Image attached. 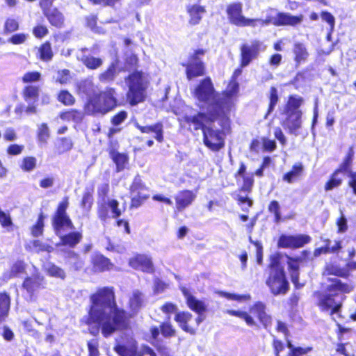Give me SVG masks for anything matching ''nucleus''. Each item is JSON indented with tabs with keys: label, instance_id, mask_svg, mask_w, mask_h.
<instances>
[{
	"label": "nucleus",
	"instance_id": "obj_13",
	"mask_svg": "<svg viewBox=\"0 0 356 356\" xmlns=\"http://www.w3.org/2000/svg\"><path fill=\"white\" fill-rule=\"evenodd\" d=\"M129 266L135 270L152 274L154 272V266L152 257L145 254H137L129 260Z\"/></svg>",
	"mask_w": 356,
	"mask_h": 356
},
{
	"label": "nucleus",
	"instance_id": "obj_52",
	"mask_svg": "<svg viewBox=\"0 0 356 356\" xmlns=\"http://www.w3.org/2000/svg\"><path fill=\"white\" fill-rule=\"evenodd\" d=\"M145 186L143 183L141 178L139 176L135 177L132 184L130 186V193H136L137 191L145 188Z\"/></svg>",
	"mask_w": 356,
	"mask_h": 356
},
{
	"label": "nucleus",
	"instance_id": "obj_46",
	"mask_svg": "<svg viewBox=\"0 0 356 356\" xmlns=\"http://www.w3.org/2000/svg\"><path fill=\"white\" fill-rule=\"evenodd\" d=\"M113 161L116 164L118 171L123 170L128 162L127 155L118 153L113 156Z\"/></svg>",
	"mask_w": 356,
	"mask_h": 356
},
{
	"label": "nucleus",
	"instance_id": "obj_2",
	"mask_svg": "<svg viewBox=\"0 0 356 356\" xmlns=\"http://www.w3.org/2000/svg\"><path fill=\"white\" fill-rule=\"evenodd\" d=\"M193 96L202 111L197 115H186L179 118L181 123L193 127L194 130H199L202 127L204 117L211 121L222 118V115H218L222 97L216 92L210 78L202 80L197 85L193 90Z\"/></svg>",
	"mask_w": 356,
	"mask_h": 356
},
{
	"label": "nucleus",
	"instance_id": "obj_37",
	"mask_svg": "<svg viewBox=\"0 0 356 356\" xmlns=\"http://www.w3.org/2000/svg\"><path fill=\"white\" fill-rule=\"evenodd\" d=\"M49 22L56 26H60L63 22V15L56 8L49 9L45 12Z\"/></svg>",
	"mask_w": 356,
	"mask_h": 356
},
{
	"label": "nucleus",
	"instance_id": "obj_40",
	"mask_svg": "<svg viewBox=\"0 0 356 356\" xmlns=\"http://www.w3.org/2000/svg\"><path fill=\"white\" fill-rule=\"evenodd\" d=\"M81 60L88 68L92 70L99 67L103 63L101 58H95L92 56H83L81 58Z\"/></svg>",
	"mask_w": 356,
	"mask_h": 356
},
{
	"label": "nucleus",
	"instance_id": "obj_25",
	"mask_svg": "<svg viewBox=\"0 0 356 356\" xmlns=\"http://www.w3.org/2000/svg\"><path fill=\"white\" fill-rule=\"evenodd\" d=\"M93 270L96 272H102L110 270L112 264L108 259L102 254H95L92 259Z\"/></svg>",
	"mask_w": 356,
	"mask_h": 356
},
{
	"label": "nucleus",
	"instance_id": "obj_42",
	"mask_svg": "<svg viewBox=\"0 0 356 356\" xmlns=\"http://www.w3.org/2000/svg\"><path fill=\"white\" fill-rule=\"evenodd\" d=\"M45 270L51 277L60 279H64L65 277V273L64 270L53 264H47L45 266Z\"/></svg>",
	"mask_w": 356,
	"mask_h": 356
},
{
	"label": "nucleus",
	"instance_id": "obj_59",
	"mask_svg": "<svg viewBox=\"0 0 356 356\" xmlns=\"http://www.w3.org/2000/svg\"><path fill=\"white\" fill-rule=\"evenodd\" d=\"M92 193L89 191L85 192L82 198L81 206L85 209H89L92 204Z\"/></svg>",
	"mask_w": 356,
	"mask_h": 356
},
{
	"label": "nucleus",
	"instance_id": "obj_48",
	"mask_svg": "<svg viewBox=\"0 0 356 356\" xmlns=\"http://www.w3.org/2000/svg\"><path fill=\"white\" fill-rule=\"evenodd\" d=\"M79 90L87 95H90L95 91V85L91 80H85L80 83Z\"/></svg>",
	"mask_w": 356,
	"mask_h": 356
},
{
	"label": "nucleus",
	"instance_id": "obj_47",
	"mask_svg": "<svg viewBox=\"0 0 356 356\" xmlns=\"http://www.w3.org/2000/svg\"><path fill=\"white\" fill-rule=\"evenodd\" d=\"M278 102L277 90L275 87H271L270 90V103L267 115L270 113L275 108Z\"/></svg>",
	"mask_w": 356,
	"mask_h": 356
},
{
	"label": "nucleus",
	"instance_id": "obj_31",
	"mask_svg": "<svg viewBox=\"0 0 356 356\" xmlns=\"http://www.w3.org/2000/svg\"><path fill=\"white\" fill-rule=\"evenodd\" d=\"M147 188L145 186L142 190L137 191L136 193L131 195V207H139L145 200L149 198V195L147 193Z\"/></svg>",
	"mask_w": 356,
	"mask_h": 356
},
{
	"label": "nucleus",
	"instance_id": "obj_3",
	"mask_svg": "<svg viewBox=\"0 0 356 356\" xmlns=\"http://www.w3.org/2000/svg\"><path fill=\"white\" fill-rule=\"evenodd\" d=\"M324 292L318 296V306L323 312H328L333 319L334 315L339 316L343 299V293L350 291L349 286L343 284L336 277L330 279Z\"/></svg>",
	"mask_w": 356,
	"mask_h": 356
},
{
	"label": "nucleus",
	"instance_id": "obj_63",
	"mask_svg": "<svg viewBox=\"0 0 356 356\" xmlns=\"http://www.w3.org/2000/svg\"><path fill=\"white\" fill-rule=\"evenodd\" d=\"M321 17L323 21L326 22L330 26V29L332 31L335 24L334 16L328 12L323 11L321 14Z\"/></svg>",
	"mask_w": 356,
	"mask_h": 356
},
{
	"label": "nucleus",
	"instance_id": "obj_12",
	"mask_svg": "<svg viewBox=\"0 0 356 356\" xmlns=\"http://www.w3.org/2000/svg\"><path fill=\"white\" fill-rule=\"evenodd\" d=\"M238 90V84L232 81L228 85L225 92L220 94L222 99L220 101V106L218 110V115H222V121L226 120V115L232 105V97L237 93Z\"/></svg>",
	"mask_w": 356,
	"mask_h": 356
},
{
	"label": "nucleus",
	"instance_id": "obj_29",
	"mask_svg": "<svg viewBox=\"0 0 356 356\" xmlns=\"http://www.w3.org/2000/svg\"><path fill=\"white\" fill-rule=\"evenodd\" d=\"M287 263L289 268L291 270V280L295 286L298 288L302 286V284L300 285L298 283V268H299V259H293L287 257Z\"/></svg>",
	"mask_w": 356,
	"mask_h": 356
},
{
	"label": "nucleus",
	"instance_id": "obj_39",
	"mask_svg": "<svg viewBox=\"0 0 356 356\" xmlns=\"http://www.w3.org/2000/svg\"><path fill=\"white\" fill-rule=\"evenodd\" d=\"M38 56L43 61H49L53 57V52L51 44L45 42L41 45L38 49Z\"/></svg>",
	"mask_w": 356,
	"mask_h": 356
},
{
	"label": "nucleus",
	"instance_id": "obj_23",
	"mask_svg": "<svg viewBox=\"0 0 356 356\" xmlns=\"http://www.w3.org/2000/svg\"><path fill=\"white\" fill-rule=\"evenodd\" d=\"M144 295L138 290H134L129 296V306L132 314L137 313L144 305Z\"/></svg>",
	"mask_w": 356,
	"mask_h": 356
},
{
	"label": "nucleus",
	"instance_id": "obj_58",
	"mask_svg": "<svg viewBox=\"0 0 356 356\" xmlns=\"http://www.w3.org/2000/svg\"><path fill=\"white\" fill-rule=\"evenodd\" d=\"M49 128L47 124H42L39 127L38 138L42 142H46L49 138Z\"/></svg>",
	"mask_w": 356,
	"mask_h": 356
},
{
	"label": "nucleus",
	"instance_id": "obj_62",
	"mask_svg": "<svg viewBox=\"0 0 356 356\" xmlns=\"http://www.w3.org/2000/svg\"><path fill=\"white\" fill-rule=\"evenodd\" d=\"M138 59L135 54H131L126 58L125 69L127 70H131L137 66Z\"/></svg>",
	"mask_w": 356,
	"mask_h": 356
},
{
	"label": "nucleus",
	"instance_id": "obj_56",
	"mask_svg": "<svg viewBox=\"0 0 356 356\" xmlns=\"http://www.w3.org/2000/svg\"><path fill=\"white\" fill-rule=\"evenodd\" d=\"M24 264L22 262L19 261L15 263L11 268L8 278L18 276L24 271Z\"/></svg>",
	"mask_w": 356,
	"mask_h": 356
},
{
	"label": "nucleus",
	"instance_id": "obj_44",
	"mask_svg": "<svg viewBox=\"0 0 356 356\" xmlns=\"http://www.w3.org/2000/svg\"><path fill=\"white\" fill-rule=\"evenodd\" d=\"M44 216L40 213L36 224L31 229L32 235L35 237L42 235L44 227Z\"/></svg>",
	"mask_w": 356,
	"mask_h": 356
},
{
	"label": "nucleus",
	"instance_id": "obj_6",
	"mask_svg": "<svg viewBox=\"0 0 356 356\" xmlns=\"http://www.w3.org/2000/svg\"><path fill=\"white\" fill-rule=\"evenodd\" d=\"M129 87L127 94V101L132 106L143 102L146 97V90L148 83L144 74L135 72L126 79Z\"/></svg>",
	"mask_w": 356,
	"mask_h": 356
},
{
	"label": "nucleus",
	"instance_id": "obj_38",
	"mask_svg": "<svg viewBox=\"0 0 356 356\" xmlns=\"http://www.w3.org/2000/svg\"><path fill=\"white\" fill-rule=\"evenodd\" d=\"M37 159L34 156H26L20 162L19 167L24 172H30L35 169Z\"/></svg>",
	"mask_w": 356,
	"mask_h": 356
},
{
	"label": "nucleus",
	"instance_id": "obj_33",
	"mask_svg": "<svg viewBox=\"0 0 356 356\" xmlns=\"http://www.w3.org/2000/svg\"><path fill=\"white\" fill-rule=\"evenodd\" d=\"M39 94V88L34 86H26L23 92L24 100L28 104H35L38 99Z\"/></svg>",
	"mask_w": 356,
	"mask_h": 356
},
{
	"label": "nucleus",
	"instance_id": "obj_51",
	"mask_svg": "<svg viewBox=\"0 0 356 356\" xmlns=\"http://www.w3.org/2000/svg\"><path fill=\"white\" fill-rule=\"evenodd\" d=\"M353 156V151L352 149H350L347 158L346 159V160L344 161V162L343 163V164L341 165V167L339 168V169L338 170H339L341 172H347L348 175L349 172L352 171L350 169V165L352 162Z\"/></svg>",
	"mask_w": 356,
	"mask_h": 356
},
{
	"label": "nucleus",
	"instance_id": "obj_14",
	"mask_svg": "<svg viewBox=\"0 0 356 356\" xmlns=\"http://www.w3.org/2000/svg\"><path fill=\"white\" fill-rule=\"evenodd\" d=\"M262 44L258 40L252 41L250 44H244L241 47L242 67L248 66L250 62L256 58L261 51Z\"/></svg>",
	"mask_w": 356,
	"mask_h": 356
},
{
	"label": "nucleus",
	"instance_id": "obj_15",
	"mask_svg": "<svg viewBox=\"0 0 356 356\" xmlns=\"http://www.w3.org/2000/svg\"><path fill=\"white\" fill-rule=\"evenodd\" d=\"M282 125L289 134L298 135L302 127V112L286 113Z\"/></svg>",
	"mask_w": 356,
	"mask_h": 356
},
{
	"label": "nucleus",
	"instance_id": "obj_21",
	"mask_svg": "<svg viewBox=\"0 0 356 356\" xmlns=\"http://www.w3.org/2000/svg\"><path fill=\"white\" fill-rule=\"evenodd\" d=\"M196 194L190 190H184L179 191L176 197V206L179 211H182L195 200Z\"/></svg>",
	"mask_w": 356,
	"mask_h": 356
},
{
	"label": "nucleus",
	"instance_id": "obj_57",
	"mask_svg": "<svg viewBox=\"0 0 356 356\" xmlns=\"http://www.w3.org/2000/svg\"><path fill=\"white\" fill-rule=\"evenodd\" d=\"M268 210L274 213L275 221L279 222L281 218L279 203L275 200L272 201L268 206Z\"/></svg>",
	"mask_w": 356,
	"mask_h": 356
},
{
	"label": "nucleus",
	"instance_id": "obj_24",
	"mask_svg": "<svg viewBox=\"0 0 356 356\" xmlns=\"http://www.w3.org/2000/svg\"><path fill=\"white\" fill-rule=\"evenodd\" d=\"M136 127L142 132L145 134L154 133L155 139L159 142H162L163 140V125L161 123H157L150 126H141L139 124H136Z\"/></svg>",
	"mask_w": 356,
	"mask_h": 356
},
{
	"label": "nucleus",
	"instance_id": "obj_18",
	"mask_svg": "<svg viewBox=\"0 0 356 356\" xmlns=\"http://www.w3.org/2000/svg\"><path fill=\"white\" fill-rule=\"evenodd\" d=\"M253 318H257L265 328H268L271 325L272 318L266 312V305L261 302H257L253 304L249 309V312Z\"/></svg>",
	"mask_w": 356,
	"mask_h": 356
},
{
	"label": "nucleus",
	"instance_id": "obj_60",
	"mask_svg": "<svg viewBox=\"0 0 356 356\" xmlns=\"http://www.w3.org/2000/svg\"><path fill=\"white\" fill-rule=\"evenodd\" d=\"M161 333L165 337H170L175 334V330L169 323H163L161 326Z\"/></svg>",
	"mask_w": 356,
	"mask_h": 356
},
{
	"label": "nucleus",
	"instance_id": "obj_17",
	"mask_svg": "<svg viewBox=\"0 0 356 356\" xmlns=\"http://www.w3.org/2000/svg\"><path fill=\"white\" fill-rule=\"evenodd\" d=\"M181 291L186 300L188 307L199 314V316L195 319L196 325H198L203 321V318L201 315L206 311L207 305L203 301L193 296L186 288H182Z\"/></svg>",
	"mask_w": 356,
	"mask_h": 356
},
{
	"label": "nucleus",
	"instance_id": "obj_64",
	"mask_svg": "<svg viewBox=\"0 0 356 356\" xmlns=\"http://www.w3.org/2000/svg\"><path fill=\"white\" fill-rule=\"evenodd\" d=\"M88 348L89 356H99L98 342L96 339H92L88 341Z\"/></svg>",
	"mask_w": 356,
	"mask_h": 356
},
{
	"label": "nucleus",
	"instance_id": "obj_1",
	"mask_svg": "<svg viewBox=\"0 0 356 356\" xmlns=\"http://www.w3.org/2000/svg\"><path fill=\"white\" fill-rule=\"evenodd\" d=\"M90 300V320L101 325L102 333L105 337L125 326L126 313L118 308L113 288L98 289L91 296Z\"/></svg>",
	"mask_w": 356,
	"mask_h": 356
},
{
	"label": "nucleus",
	"instance_id": "obj_27",
	"mask_svg": "<svg viewBox=\"0 0 356 356\" xmlns=\"http://www.w3.org/2000/svg\"><path fill=\"white\" fill-rule=\"evenodd\" d=\"M192 319V314L187 312L177 313L175 315V320L179 324V326L186 332L193 334L195 329L188 325V323Z\"/></svg>",
	"mask_w": 356,
	"mask_h": 356
},
{
	"label": "nucleus",
	"instance_id": "obj_32",
	"mask_svg": "<svg viewBox=\"0 0 356 356\" xmlns=\"http://www.w3.org/2000/svg\"><path fill=\"white\" fill-rule=\"evenodd\" d=\"M226 313L231 316H234L244 320V321L248 326H257L256 320H254L253 317L246 312L241 310L228 309L226 311Z\"/></svg>",
	"mask_w": 356,
	"mask_h": 356
},
{
	"label": "nucleus",
	"instance_id": "obj_55",
	"mask_svg": "<svg viewBox=\"0 0 356 356\" xmlns=\"http://www.w3.org/2000/svg\"><path fill=\"white\" fill-rule=\"evenodd\" d=\"M33 248L37 251H46L48 252H51L53 251L54 248L52 246L47 245L39 240H35L33 243Z\"/></svg>",
	"mask_w": 356,
	"mask_h": 356
},
{
	"label": "nucleus",
	"instance_id": "obj_8",
	"mask_svg": "<svg viewBox=\"0 0 356 356\" xmlns=\"http://www.w3.org/2000/svg\"><path fill=\"white\" fill-rule=\"evenodd\" d=\"M218 121V124L224 127L227 124L228 118L226 116V120L223 122L222 118H218L213 121L209 120L207 118L204 117L202 119V127L199 129H202L204 134V143L205 145L213 151H218L223 147L224 143V133L213 127H207V123L214 122Z\"/></svg>",
	"mask_w": 356,
	"mask_h": 356
},
{
	"label": "nucleus",
	"instance_id": "obj_22",
	"mask_svg": "<svg viewBox=\"0 0 356 356\" xmlns=\"http://www.w3.org/2000/svg\"><path fill=\"white\" fill-rule=\"evenodd\" d=\"M43 282V277L39 275H35L26 278L23 283V288L29 295V300H33V293L38 290Z\"/></svg>",
	"mask_w": 356,
	"mask_h": 356
},
{
	"label": "nucleus",
	"instance_id": "obj_7",
	"mask_svg": "<svg viewBox=\"0 0 356 356\" xmlns=\"http://www.w3.org/2000/svg\"><path fill=\"white\" fill-rule=\"evenodd\" d=\"M270 275L266 284L274 295L284 294L288 291L289 283L286 280L283 267L279 263L278 256L271 257Z\"/></svg>",
	"mask_w": 356,
	"mask_h": 356
},
{
	"label": "nucleus",
	"instance_id": "obj_45",
	"mask_svg": "<svg viewBox=\"0 0 356 356\" xmlns=\"http://www.w3.org/2000/svg\"><path fill=\"white\" fill-rule=\"evenodd\" d=\"M339 172H341V171L338 170H336L334 173L332 175L330 181L327 182V184L325 186V189L326 191L332 190L334 188L338 187L339 186L341 185L342 179L341 178L337 177Z\"/></svg>",
	"mask_w": 356,
	"mask_h": 356
},
{
	"label": "nucleus",
	"instance_id": "obj_4",
	"mask_svg": "<svg viewBox=\"0 0 356 356\" xmlns=\"http://www.w3.org/2000/svg\"><path fill=\"white\" fill-rule=\"evenodd\" d=\"M69 202L67 197H65L59 204L56 213L54 218L53 226L56 234L60 237V243H58L64 245H68L71 248L78 244L82 238V234L80 232H71L68 234L60 236L61 232L65 229H74V225L66 214V209Z\"/></svg>",
	"mask_w": 356,
	"mask_h": 356
},
{
	"label": "nucleus",
	"instance_id": "obj_43",
	"mask_svg": "<svg viewBox=\"0 0 356 356\" xmlns=\"http://www.w3.org/2000/svg\"><path fill=\"white\" fill-rule=\"evenodd\" d=\"M58 99L65 106H71L75 102L74 97L67 90H61L58 94Z\"/></svg>",
	"mask_w": 356,
	"mask_h": 356
},
{
	"label": "nucleus",
	"instance_id": "obj_61",
	"mask_svg": "<svg viewBox=\"0 0 356 356\" xmlns=\"http://www.w3.org/2000/svg\"><path fill=\"white\" fill-rule=\"evenodd\" d=\"M40 74L37 72H31L26 73L23 76V81L24 83L35 82L39 81Z\"/></svg>",
	"mask_w": 356,
	"mask_h": 356
},
{
	"label": "nucleus",
	"instance_id": "obj_28",
	"mask_svg": "<svg viewBox=\"0 0 356 356\" xmlns=\"http://www.w3.org/2000/svg\"><path fill=\"white\" fill-rule=\"evenodd\" d=\"M304 170V167L302 163H296L293 165L292 169L284 174L282 179L287 183H292L295 180H296L298 177H300Z\"/></svg>",
	"mask_w": 356,
	"mask_h": 356
},
{
	"label": "nucleus",
	"instance_id": "obj_11",
	"mask_svg": "<svg viewBox=\"0 0 356 356\" xmlns=\"http://www.w3.org/2000/svg\"><path fill=\"white\" fill-rule=\"evenodd\" d=\"M303 15L293 16L289 13H279L275 17H268L266 19L258 20L259 25L263 26L273 24L275 26H296L303 20Z\"/></svg>",
	"mask_w": 356,
	"mask_h": 356
},
{
	"label": "nucleus",
	"instance_id": "obj_36",
	"mask_svg": "<svg viewBox=\"0 0 356 356\" xmlns=\"http://www.w3.org/2000/svg\"><path fill=\"white\" fill-rule=\"evenodd\" d=\"M60 118L63 121L72 120L76 123L80 122L83 118V114L82 112L76 110H70L65 112H63L59 115Z\"/></svg>",
	"mask_w": 356,
	"mask_h": 356
},
{
	"label": "nucleus",
	"instance_id": "obj_41",
	"mask_svg": "<svg viewBox=\"0 0 356 356\" xmlns=\"http://www.w3.org/2000/svg\"><path fill=\"white\" fill-rule=\"evenodd\" d=\"M116 65L117 62L113 63L104 72L99 76V79L102 82H109L113 81L116 76Z\"/></svg>",
	"mask_w": 356,
	"mask_h": 356
},
{
	"label": "nucleus",
	"instance_id": "obj_30",
	"mask_svg": "<svg viewBox=\"0 0 356 356\" xmlns=\"http://www.w3.org/2000/svg\"><path fill=\"white\" fill-rule=\"evenodd\" d=\"M188 12L190 15V24L193 25L197 24L202 19L203 14L205 12L204 8L199 5H193L188 8Z\"/></svg>",
	"mask_w": 356,
	"mask_h": 356
},
{
	"label": "nucleus",
	"instance_id": "obj_49",
	"mask_svg": "<svg viewBox=\"0 0 356 356\" xmlns=\"http://www.w3.org/2000/svg\"><path fill=\"white\" fill-rule=\"evenodd\" d=\"M221 295L229 300H234L239 302L248 301L250 300L251 298V296L248 294L236 295L234 293L222 292Z\"/></svg>",
	"mask_w": 356,
	"mask_h": 356
},
{
	"label": "nucleus",
	"instance_id": "obj_19",
	"mask_svg": "<svg viewBox=\"0 0 356 356\" xmlns=\"http://www.w3.org/2000/svg\"><path fill=\"white\" fill-rule=\"evenodd\" d=\"M204 54V51L203 50H197L195 51L194 56L186 67V76L188 79L191 80L204 74V66L199 58L200 55H203Z\"/></svg>",
	"mask_w": 356,
	"mask_h": 356
},
{
	"label": "nucleus",
	"instance_id": "obj_10",
	"mask_svg": "<svg viewBox=\"0 0 356 356\" xmlns=\"http://www.w3.org/2000/svg\"><path fill=\"white\" fill-rule=\"evenodd\" d=\"M114 349L120 356H143L145 355L156 356L154 350L147 346H143L138 351L136 341L131 337H128L124 344L118 345Z\"/></svg>",
	"mask_w": 356,
	"mask_h": 356
},
{
	"label": "nucleus",
	"instance_id": "obj_20",
	"mask_svg": "<svg viewBox=\"0 0 356 356\" xmlns=\"http://www.w3.org/2000/svg\"><path fill=\"white\" fill-rule=\"evenodd\" d=\"M107 209L111 210L112 218H117L122 214V210L119 208V202L113 199H108L105 204L101 205L98 210L99 218L103 221L108 218Z\"/></svg>",
	"mask_w": 356,
	"mask_h": 356
},
{
	"label": "nucleus",
	"instance_id": "obj_53",
	"mask_svg": "<svg viewBox=\"0 0 356 356\" xmlns=\"http://www.w3.org/2000/svg\"><path fill=\"white\" fill-rule=\"evenodd\" d=\"M0 224L4 228H8L13 225L10 216L0 210Z\"/></svg>",
	"mask_w": 356,
	"mask_h": 356
},
{
	"label": "nucleus",
	"instance_id": "obj_50",
	"mask_svg": "<svg viewBox=\"0 0 356 356\" xmlns=\"http://www.w3.org/2000/svg\"><path fill=\"white\" fill-rule=\"evenodd\" d=\"M341 273V270L337 266L333 265H327L325 270L323 273V277L327 280V281L330 283V280L331 278L327 277L328 275H340Z\"/></svg>",
	"mask_w": 356,
	"mask_h": 356
},
{
	"label": "nucleus",
	"instance_id": "obj_35",
	"mask_svg": "<svg viewBox=\"0 0 356 356\" xmlns=\"http://www.w3.org/2000/svg\"><path fill=\"white\" fill-rule=\"evenodd\" d=\"M10 303L9 296L5 293H0V322L7 317L10 309Z\"/></svg>",
	"mask_w": 356,
	"mask_h": 356
},
{
	"label": "nucleus",
	"instance_id": "obj_5",
	"mask_svg": "<svg viewBox=\"0 0 356 356\" xmlns=\"http://www.w3.org/2000/svg\"><path fill=\"white\" fill-rule=\"evenodd\" d=\"M115 90L107 88L97 95L90 97L86 104L84 110L88 114H105L111 111L117 104Z\"/></svg>",
	"mask_w": 356,
	"mask_h": 356
},
{
	"label": "nucleus",
	"instance_id": "obj_34",
	"mask_svg": "<svg viewBox=\"0 0 356 356\" xmlns=\"http://www.w3.org/2000/svg\"><path fill=\"white\" fill-rule=\"evenodd\" d=\"M302 103V99L298 96H291L289 97L288 102L286 105L284 112L286 113H296L302 112L299 108Z\"/></svg>",
	"mask_w": 356,
	"mask_h": 356
},
{
	"label": "nucleus",
	"instance_id": "obj_54",
	"mask_svg": "<svg viewBox=\"0 0 356 356\" xmlns=\"http://www.w3.org/2000/svg\"><path fill=\"white\" fill-rule=\"evenodd\" d=\"M24 149V146L17 144H12L7 148V153L11 156H17L20 154Z\"/></svg>",
	"mask_w": 356,
	"mask_h": 356
},
{
	"label": "nucleus",
	"instance_id": "obj_26",
	"mask_svg": "<svg viewBox=\"0 0 356 356\" xmlns=\"http://www.w3.org/2000/svg\"><path fill=\"white\" fill-rule=\"evenodd\" d=\"M293 52L296 65H299L307 61L309 53L306 47L302 43L296 42L293 45Z\"/></svg>",
	"mask_w": 356,
	"mask_h": 356
},
{
	"label": "nucleus",
	"instance_id": "obj_9",
	"mask_svg": "<svg viewBox=\"0 0 356 356\" xmlns=\"http://www.w3.org/2000/svg\"><path fill=\"white\" fill-rule=\"evenodd\" d=\"M241 3H233L227 6V13L230 22L238 26L255 27L259 25V19L246 18L242 15Z\"/></svg>",
	"mask_w": 356,
	"mask_h": 356
},
{
	"label": "nucleus",
	"instance_id": "obj_16",
	"mask_svg": "<svg viewBox=\"0 0 356 356\" xmlns=\"http://www.w3.org/2000/svg\"><path fill=\"white\" fill-rule=\"evenodd\" d=\"M310 236L305 234L296 236L282 235L278 241V246L282 248H298L308 243Z\"/></svg>",
	"mask_w": 356,
	"mask_h": 356
}]
</instances>
